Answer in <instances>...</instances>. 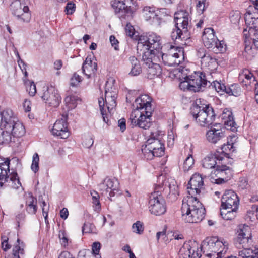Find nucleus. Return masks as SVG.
<instances>
[{
    "label": "nucleus",
    "instance_id": "1",
    "mask_svg": "<svg viewBox=\"0 0 258 258\" xmlns=\"http://www.w3.org/2000/svg\"><path fill=\"white\" fill-rule=\"evenodd\" d=\"M182 216L187 223L201 222L205 217L206 210L196 197L187 196L184 199L181 208Z\"/></svg>",
    "mask_w": 258,
    "mask_h": 258
},
{
    "label": "nucleus",
    "instance_id": "2",
    "mask_svg": "<svg viewBox=\"0 0 258 258\" xmlns=\"http://www.w3.org/2000/svg\"><path fill=\"white\" fill-rule=\"evenodd\" d=\"M237 236L234 240L237 247L242 246L238 251V257L229 256L227 258H258V251L255 252L250 248L252 244L250 228L245 225H240L237 230Z\"/></svg>",
    "mask_w": 258,
    "mask_h": 258
},
{
    "label": "nucleus",
    "instance_id": "3",
    "mask_svg": "<svg viewBox=\"0 0 258 258\" xmlns=\"http://www.w3.org/2000/svg\"><path fill=\"white\" fill-rule=\"evenodd\" d=\"M189 16L187 12L180 11L174 14L175 28L171 33V38L175 42L180 43V41L186 40L190 38Z\"/></svg>",
    "mask_w": 258,
    "mask_h": 258
},
{
    "label": "nucleus",
    "instance_id": "4",
    "mask_svg": "<svg viewBox=\"0 0 258 258\" xmlns=\"http://www.w3.org/2000/svg\"><path fill=\"white\" fill-rule=\"evenodd\" d=\"M228 243L217 237H207L202 243L201 250L209 258H221L228 250Z\"/></svg>",
    "mask_w": 258,
    "mask_h": 258
},
{
    "label": "nucleus",
    "instance_id": "5",
    "mask_svg": "<svg viewBox=\"0 0 258 258\" xmlns=\"http://www.w3.org/2000/svg\"><path fill=\"white\" fill-rule=\"evenodd\" d=\"M208 80L205 74L195 72L191 75L184 78L179 84V88L184 91L187 90L194 92L203 91L207 85Z\"/></svg>",
    "mask_w": 258,
    "mask_h": 258
},
{
    "label": "nucleus",
    "instance_id": "6",
    "mask_svg": "<svg viewBox=\"0 0 258 258\" xmlns=\"http://www.w3.org/2000/svg\"><path fill=\"white\" fill-rule=\"evenodd\" d=\"M190 113L197 122L203 126L213 124L216 117L214 109L210 105H194L190 108Z\"/></svg>",
    "mask_w": 258,
    "mask_h": 258
},
{
    "label": "nucleus",
    "instance_id": "7",
    "mask_svg": "<svg viewBox=\"0 0 258 258\" xmlns=\"http://www.w3.org/2000/svg\"><path fill=\"white\" fill-rule=\"evenodd\" d=\"M161 38L156 34L152 33L146 37V39L140 38L137 44V50L142 54L144 52L151 51L152 54L159 56L161 48ZM139 53V52H138Z\"/></svg>",
    "mask_w": 258,
    "mask_h": 258
},
{
    "label": "nucleus",
    "instance_id": "8",
    "mask_svg": "<svg viewBox=\"0 0 258 258\" xmlns=\"http://www.w3.org/2000/svg\"><path fill=\"white\" fill-rule=\"evenodd\" d=\"M162 190V186L159 185L156 186L149 198V211L156 216L161 215L166 211L165 201L161 194Z\"/></svg>",
    "mask_w": 258,
    "mask_h": 258
},
{
    "label": "nucleus",
    "instance_id": "9",
    "mask_svg": "<svg viewBox=\"0 0 258 258\" xmlns=\"http://www.w3.org/2000/svg\"><path fill=\"white\" fill-rule=\"evenodd\" d=\"M202 40L204 46L207 48H212L216 53L225 51L226 45L223 41H219L215 35L212 28H207L204 30Z\"/></svg>",
    "mask_w": 258,
    "mask_h": 258
},
{
    "label": "nucleus",
    "instance_id": "10",
    "mask_svg": "<svg viewBox=\"0 0 258 258\" xmlns=\"http://www.w3.org/2000/svg\"><path fill=\"white\" fill-rule=\"evenodd\" d=\"M161 57L163 63L168 66H177L184 59L182 48L171 45L167 53L159 54V61Z\"/></svg>",
    "mask_w": 258,
    "mask_h": 258
},
{
    "label": "nucleus",
    "instance_id": "11",
    "mask_svg": "<svg viewBox=\"0 0 258 258\" xmlns=\"http://www.w3.org/2000/svg\"><path fill=\"white\" fill-rule=\"evenodd\" d=\"M142 60L146 66L148 78L153 79L155 76L161 74L162 69L157 63L159 61V56L152 54L151 51L144 52L142 55Z\"/></svg>",
    "mask_w": 258,
    "mask_h": 258
},
{
    "label": "nucleus",
    "instance_id": "12",
    "mask_svg": "<svg viewBox=\"0 0 258 258\" xmlns=\"http://www.w3.org/2000/svg\"><path fill=\"white\" fill-rule=\"evenodd\" d=\"M11 10L18 20L26 23L30 21L31 15L29 7L22 4L20 0H16L11 4Z\"/></svg>",
    "mask_w": 258,
    "mask_h": 258
},
{
    "label": "nucleus",
    "instance_id": "13",
    "mask_svg": "<svg viewBox=\"0 0 258 258\" xmlns=\"http://www.w3.org/2000/svg\"><path fill=\"white\" fill-rule=\"evenodd\" d=\"M162 134V132L160 131L152 132L150 135V138L146 141L149 149L153 152L156 157H161L164 154V143L158 138L161 136Z\"/></svg>",
    "mask_w": 258,
    "mask_h": 258
},
{
    "label": "nucleus",
    "instance_id": "14",
    "mask_svg": "<svg viewBox=\"0 0 258 258\" xmlns=\"http://www.w3.org/2000/svg\"><path fill=\"white\" fill-rule=\"evenodd\" d=\"M42 99L49 106L57 107L61 102V97L58 90L52 85L43 88Z\"/></svg>",
    "mask_w": 258,
    "mask_h": 258
},
{
    "label": "nucleus",
    "instance_id": "15",
    "mask_svg": "<svg viewBox=\"0 0 258 258\" xmlns=\"http://www.w3.org/2000/svg\"><path fill=\"white\" fill-rule=\"evenodd\" d=\"M227 161L221 162L220 164L216 166V169L212 171V174H214L217 179H215V183L220 184L228 180L232 176L231 169L226 165Z\"/></svg>",
    "mask_w": 258,
    "mask_h": 258
},
{
    "label": "nucleus",
    "instance_id": "16",
    "mask_svg": "<svg viewBox=\"0 0 258 258\" xmlns=\"http://www.w3.org/2000/svg\"><path fill=\"white\" fill-rule=\"evenodd\" d=\"M133 5V0H114L111 2L112 7L115 13H121L122 16L131 15L136 11V8Z\"/></svg>",
    "mask_w": 258,
    "mask_h": 258
},
{
    "label": "nucleus",
    "instance_id": "17",
    "mask_svg": "<svg viewBox=\"0 0 258 258\" xmlns=\"http://www.w3.org/2000/svg\"><path fill=\"white\" fill-rule=\"evenodd\" d=\"M239 204L238 197L232 190L225 191L221 199V207L224 210L237 209Z\"/></svg>",
    "mask_w": 258,
    "mask_h": 258
},
{
    "label": "nucleus",
    "instance_id": "18",
    "mask_svg": "<svg viewBox=\"0 0 258 258\" xmlns=\"http://www.w3.org/2000/svg\"><path fill=\"white\" fill-rule=\"evenodd\" d=\"M203 179L200 174L195 173L190 178L187 185L188 194L189 196L195 197L201 192L203 185Z\"/></svg>",
    "mask_w": 258,
    "mask_h": 258
},
{
    "label": "nucleus",
    "instance_id": "19",
    "mask_svg": "<svg viewBox=\"0 0 258 258\" xmlns=\"http://www.w3.org/2000/svg\"><path fill=\"white\" fill-rule=\"evenodd\" d=\"M12 110L7 109L0 112V127L5 130H11L12 126L17 121Z\"/></svg>",
    "mask_w": 258,
    "mask_h": 258
},
{
    "label": "nucleus",
    "instance_id": "20",
    "mask_svg": "<svg viewBox=\"0 0 258 258\" xmlns=\"http://www.w3.org/2000/svg\"><path fill=\"white\" fill-rule=\"evenodd\" d=\"M53 135L60 137L61 139H67L70 133L68 128L67 118L63 117L57 120L51 131Z\"/></svg>",
    "mask_w": 258,
    "mask_h": 258
},
{
    "label": "nucleus",
    "instance_id": "21",
    "mask_svg": "<svg viewBox=\"0 0 258 258\" xmlns=\"http://www.w3.org/2000/svg\"><path fill=\"white\" fill-rule=\"evenodd\" d=\"M151 102L152 98L148 95L143 94L135 99L133 106L138 110L150 113L153 112Z\"/></svg>",
    "mask_w": 258,
    "mask_h": 258
},
{
    "label": "nucleus",
    "instance_id": "22",
    "mask_svg": "<svg viewBox=\"0 0 258 258\" xmlns=\"http://www.w3.org/2000/svg\"><path fill=\"white\" fill-rule=\"evenodd\" d=\"M211 125L210 129L207 132L206 138L209 142L216 144L225 137L224 132L220 124L214 123Z\"/></svg>",
    "mask_w": 258,
    "mask_h": 258
},
{
    "label": "nucleus",
    "instance_id": "23",
    "mask_svg": "<svg viewBox=\"0 0 258 258\" xmlns=\"http://www.w3.org/2000/svg\"><path fill=\"white\" fill-rule=\"evenodd\" d=\"M227 158L225 159L223 156L220 155L219 152H216L214 154H210L206 156L202 160V166L206 169L216 168V166L225 161Z\"/></svg>",
    "mask_w": 258,
    "mask_h": 258
},
{
    "label": "nucleus",
    "instance_id": "24",
    "mask_svg": "<svg viewBox=\"0 0 258 258\" xmlns=\"http://www.w3.org/2000/svg\"><path fill=\"white\" fill-rule=\"evenodd\" d=\"M100 248V242H95L92 245V251L86 249L81 250L79 252L78 258H95L96 255H99Z\"/></svg>",
    "mask_w": 258,
    "mask_h": 258
},
{
    "label": "nucleus",
    "instance_id": "25",
    "mask_svg": "<svg viewBox=\"0 0 258 258\" xmlns=\"http://www.w3.org/2000/svg\"><path fill=\"white\" fill-rule=\"evenodd\" d=\"M82 72L90 78L92 75L96 73L97 70V64L96 62H93L90 58L87 57L84 62L82 67Z\"/></svg>",
    "mask_w": 258,
    "mask_h": 258
},
{
    "label": "nucleus",
    "instance_id": "26",
    "mask_svg": "<svg viewBox=\"0 0 258 258\" xmlns=\"http://www.w3.org/2000/svg\"><path fill=\"white\" fill-rule=\"evenodd\" d=\"M99 186L101 190H105L107 192L109 191V190H118L119 183L115 178L110 179L106 178L99 185Z\"/></svg>",
    "mask_w": 258,
    "mask_h": 258
},
{
    "label": "nucleus",
    "instance_id": "27",
    "mask_svg": "<svg viewBox=\"0 0 258 258\" xmlns=\"http://www.w3.org/2000/svg\"><path fill=\"white\" fill-rule=\"evenodd\" d=\"M202 60H201V65L203 68H207L210 70H213L218 67L217 60L214 55L209 53L207 55L203 57Z\"/></svg>",
    "mask_w": 258,
    "mask_h": 258
},
{
    "label": "nucleus",
    "instance_id": "28",
    "mask_svg": "<svg viewBox=\"0 0 258 258\" xmlns=\"http://www.w3.org/2000/svg\"><path fill=\"white\" fill-rule=\"evenodd\" d=\"M179 258H200L196 249L188 244H184L179 251Z\"/></svg>",
    "mask_w": 258,
    "mask_h": 258
},
{
    "label": "nucleus",
    "instance_id": "29",
    "mask_svg": "<svg viewBox=\"0 0 258 258\" xmlns=\"http://www.w3.org/2000/svg\"><path fill=\"white\" fill-rule=\"evenodd\" d=\"M152 114V112L148 113V112L141 111L137 126L143 129L149 128L151 123L150 117Z\"/></svg>",
    "mask_w": 258,
    "mask_h": 258
},
{
    "label": "nucleus",
    "instance_id": "30",
    "mask_svg": "<svg viewBox=\"0 0 258 258\" xmlns=\"http://www.w3.org/2000/svg\"><path fill=\"white\" fill-rule=\"evenodd\" d=\"M239 80L241 81L243 85L246 86H250L252 83L256 82L255 78L253 74L247 70H243L239 74Z\"/></svg>",
    "mask_w": 258,
    "mask_h": 258
},
{
    "label": "nucleus",
    "instance_id": "31",
    "mask_svg": "<svg viewBox=\"0 0 258 258\" xmlns=\"http://www.w3.org/2000/svg\"><path fill=\"white\" fill-rule=\"evenodd\" d=\"M12 137L19 138L25 134V130L23 124L19 121L18 119L11 127L10 131Z\"/></svg>",
    "mask_w": 258,
    "mask_h": 258
},
{
    "label": "nucleus",
    "instance_id": "32",
    "mask_svg": "<svg viewBox=\"0 0 258 258\" xmlns=\"http://www.w3.org/2000/svg\"><path fill=\"white\" fill-rule=\"evenodd\" d=\"M143 16L146 21H154L158 19L155 12V8L146 6L143 10Z\"/></svg>",
    "mask_w": 258,
    "mask_h": 258
},
{
    "label": "nucleus",
    "instance_id": "33",
    "mask_svg": "<svg viewBox=\"0 0 258 258\" xmlns=\"http://www.w3.org/2000/svg\"><path fill=\"white\" fill-rule=\"evenodd\" d=\"M106 107L110 113L116 106V92H113L110 95L105 94Z\"/></svg>",
    "mask_w": 258,
    "mask_h": 258
},
{
    "label": "nucleus",
    "instance_id": "34",
    "mask_svg": "<svg viewBox=\"0 0 258 258\" xmlns=\"http://www.w3.org/2000/svg\"><path fill=\"white\" fill-rule=\"evenodd\" d=\"M130 61L132 66L130 74L133 76H137L140 74L142 69L139 60L135 56H131Z\"/></svg>",
    "mask_w": 258,
    "mask_h": 258
},
{
    "label": "nucleus",
    "instance_id": "35",
    "mask_svg": "<svg viewBox=\"0 0 258 258\" xmlns=\"http://www.w3.org/2000/svg\"><path fill=\"white\" fill-rule=\"evenodd\" d=\"M221 151H219L220 155L223 156L225 159L227 158L225 161L229 160V153L228 151L233 152L235 151V147H234V143L228 141L226 144L223 145L220 149ZM218 152V151H217Z\"/></svg>",
    "mask_w": 258,
    "mask_h": 258
},
{
    "label": "nucleus",
    "instance_id": "36",
    "mask_svg": "<svg viewBox=\"0 0 258 258\" xmlns=\"http://www.w3.org/2000/svg\"><path fill=\"white\" fill-rule=\"evenodd\" d=\"M17 244L13 248L12 255L14 258H20V255H23L25 253L24 243L23 242H20L19 238L17 240Z\"/></svg>",
    "mask_w": 258,
    "mask_h": 258
},
{
    "label": "nucleus",
    "instance_id": "37",
    "mask_svg": "<svg viewBox=\"0 0 258 258\" xmlns=\"http://www.w3.org/2000/svg\"><path fill=\"white\" fill-rule=\"evenodd\" d=\"M10 131L0 127V145L8 144L12 141V137Z\"/></svg>",
    "mask_w": 258,
    "mask_h": 258
},
{
    "label": "nucleus",
    "instance_id": "38",
    "mask_svg": "<svg viewBox=\"0 0 258 258\" xmlns=\"http://www.w3.org/2000/svg\"><path fill=\"white\" fill-rule=\"evenodd\" d=\"M253 15L247 13L245 14V23L247 26L249 27V29L251 28L256 29V25L258 23V20L254 17Z\"/></svg>",
    "mask_w": 258,
    "mask_h": 258
},
{
    "label": "nucleus",
    "instance_id": "39",
    "mask_svg": "<svg viewBox=\"0 0 258 258\" xmlns=\"http://www.w3.org/2000/svg\"><path fill=\"white\" fill-rule=\"evenodd\" d=\"M8 185L12 187L14 189H18L21 186L17 173H13L10 177H9V181L7 182Z\"/></svg>",
    "mask_w": 258,
    "mask_h": 258
},
{
    "label": "nucleus",
    "instance_id": "40",
    "mask_svg": "<svg viewBox=\"0 0 258 258\" xmlns=\"http://www.w3.org/2000/svg\"><path fill=\"white\" fill-rule=\"evenodd\" d=\"M230 210H221V215L222 218L226 220H231L234 219L236 216L237 210L234 209H230Z\"/></svg>",
    "mask_w": 258,
    "mask_h": 258
},
{
    "label": "nucleus",
    "instance_id": "41",
    "mask_svg": "<svg viewBox=\"0 0 258 258\" xmlns=\"http://www.w3.org/2000/svg\"><path fill=\"white\" fill-rule=\"evenodd\" d=\"M115 80L112 78H109L107 79L105 86V94H109L116 92V88L114 85Z\"/></svg>",
    "mask_w": 258,
    "mask_h": 258
},
{
    "label": "nucleus",
    "instance_id": "42",
    "mask_svg": "<svg viewBox=\"0 0 258 258\" xmlns=\"http://www.w3.org/2000/svg\"><path fill=\"white\" fill-rule=\"evenodd\" d=\"M79 98L74 95L67 96L64 99L66 106L69 109L74 108L77 106V101Z\"/></svg>",
    "mask_w": 258,
    "mask_h": 258
},
{
    "label": "nucleus",
    "instance_id": "43",
    "mask_svg": "<svg viewBox=\"0 0 258 258\" xmlns=\"http://www.w3.org/2000/svg\"><path fill=\"white\" fill-rule=\"evenodd\" d=\"M141 111L137 109H134L130 114L128 122L132 127L137 126V122H138V117L140 116Z\"/></svg>",
    "mask_w": 258,
    "mask_h": 258
},
{
    "label": "nucleus",
    "instance_id": "44",
    "mask_svg": "<svg viewBox=\"0 0 258 258\" xmlns=\"http://www.w3.org/2000/svg\"><path fill=\"white\" fill-rule=\"evenodd\" d=\"M141 151L144 158L147 160H151L154 157H156L153 152L149 149V146H148L147 143L142 146Z\"/></svg>",
    "mask_w": 258,
    "mask_h": 258
},
{
    "label": "nucleus",
    "instance_id": "45",
    "mask_svg": "<svg viewBox=\"0 0 258 258\" xmlns=\"http://www.w3.org/2000/svg\"><path fill=\"white\" fill-rule=\"evenodd\" d=\"M207 85H208L209 87L211 86L212 88H214L217 92H221V94L223 93V89H225V85L217 81H213L212 83L208 81Z\"/></svg>",
    "mask_w": 258,
    "mask_h": 258
},
{
    "label": "nucleus",
    "instance_id": "46",
    "mask_svg": "<svg viewBox=\"0 0 258 258\" xmlns=\"http://www.w3.org/2000/svg\"><path fill=\"white\" fill-rule=\"evenodd\" d=\"M224 124L226 127H229V130L234 131L236 129V123L234 121V118L232 112H229L228 114L227 119L224 121Z\"/></svg>",
    "mask_w": 258,
    "mask_h": 258
},
{
    "label": "nucleus",
    "instance_id": "47",
    "mask_svg": "<svg viewBox=\"0 0 258 258\" xmlns=\"http://www.w3.org/2000/svg\"><path fill=\"white\" fill-rule=\"evenodd\" d=\"M24 82L26 85L27 91L28 92L29 95L32 96H34L36 92V86L34 82L30 81V80L25 81V79H24Z\"/></svg>",
    "mask_w": 258,
    "mask_h": 258
},
{
    "label": "nucleus",
    "instance_id": "48",
    "mask_svg": "<svg viewBox=\"0 0 258 258\" xmlns=\"http://www.w3.org/2000/svg\"><path fill=\"white\" fill-rule=\"evenodd\" d=\"M10 170H6L4 169V167H2V169L0 168V186L2 187L4 183L8 182L9 181V176L8 173L9 172Z\"/></svg>",
    "mask_w": 258,
    "mask_h": 258
},
{
    "label": "nucleus",
    "instance_id": "49",
    "mask_svg": "<svg viewBox=\"0 0 258 258\" xmlns=\"http://www.w3.org/2000/svg\"><path fill=\"white\" fill-rule=\"evenodd\" d=\"M105 102V100L104 101V99L103 98H101L98 100V103L100 107V110L101 112V114L102 116L103 121L106 123H108L109 120L107 118V114L106 113H105V106L104 104Z\"/></svg>",
    "mask_w": 258,
    "mask_h": 258
},
{
    "label": "nucleus",
    "instance_id": "50",
    "mask_svg": "<svg viewBox=\"0 0 258 258\" xmlns=\"http://www.w3.org/2000/svg\"><path fill=\"white\" fill-rule=\"evenodd\" d=\"M132 229L133 232L138 234H142L144 230V226L143 222L140 221H137L133 224Z\"/></svg>",
    "mask_w": 258,
    "mask_h": 258
},
{
    "label": "nucleus",
    "instance_id": "51",
    "mask_svg": "<svg viewBox=\"0 0 258 258\" xmlns=\"http://www.w3.org/2000/svg\"><path fill=\"white\" fill-rule=\"evenodd\" d=\"M228 90V95L238 96L240 95L241 93V89L239 85L236 84H233L229 86Z\"/></svg>",
    "mask_w": 258,
    "mask_h": 258
},
{
    "label": "nucleus",
    "instance_id": "52",
    "mask_svg": "<svg viewBox=\"0 0 258 258\" xmlns=\"http://www.w3.org/2000/svg\"><path fill=\"white\" fill-rule=\"evenodd\" d=\"M39 157L38 154L35 153L33 156L32 163L31 166V170L36 173L39 170Z\"/></svg>",
    "mask_w": 258,
    "mask_h": 258
},
{
    "label": "nucleus",
    "instance_id": "53",
    "mask_svg": "<svg viewBox=\"0 0 258 258\" xmlns=\"http://www.w3.org/2000/svg\"><path fill=\"white\" fill-rule=\"evenodd\" d=\"M248 33L253 40L254 45L258 48V28H251L248 30Z\"/></svg>",
    "mask_w": 258,
    "mask_h": 258
},
{
    "label": "nucleus",
    "instance_id": "54",
    "mask_svg": "<svg viewBox=\"0 0 258 258\" xmlns=\"http://www.w3.org/2000/svg\"><path fill=\"white\" fill-rule=\"evenodd\" d=\"M194 164V159L191 155L188 156L183 163V169L185 171H188Z\"/></svg>",
    "mask_w": 258,
    "mask_h": 258
},
{
    "label": "nucleus",
    "instance_id": "55",
    "mask_svg": "<svg viewBox=\"0 0 258 258\" xmlns=\"http://www.w3.org/2000/svg\"><path fill=\"white\" fill-rule=\"evenodd\" d=\"M58 236L61 245L66 247L68 244V239L66 233L63 231H60Z\"/></svg>",
    "mask_w": 258,
    "mask_h": 258
},
{
    "label": "nucleus",
    "instance_id": "56",
    "mask_svg": "<svg viewBox=\"0 0 258 258\" xmlns=\"http://www.w3.org/2000/svg\"><path fill=\"white\" fill-rule=\"evenodd\" d=\"M81 81V77L75 73L71 79L70 85L72 87H76Z\"/></svg>",
    "mask_w": 258,
    "mask_h": 258
},
{
    "label": "nucleus",
    "instance_id": "57",
    "mask_svg": "<svg viewBox=\"0 0 258 258\" xmlns=\"http://www.w3.org/2000/svg\"><path fill=\"white\" fill-rule=\"evenodd\" d=\"M207 0H200L199 1L198 4H197V9L199 13H203L205 11L206 7L208 5H206V2Z\"/></svg>",
    "mask_w": 258,
    "mask_h": 258
},
{
    "label": "nucleus",
    "instance_id": "58",
    "mask_svg": "<svg viewBox=\"0 0 258 258\" xmlns=\"http://www.w3.org/2000/svg\"><path fill=\"white\" fill-rule=\"evenodd\" d=\"M75 4L74 3L70 2L67 4L65 7V11L67 15L72 14L75 11Z\"/></svg>",
    "mask_w": 258,
    "mask_h": 258
},
{
    "label": "nucleus",
    "instance_id": "59",
    "mask_svg": "<svg viewBox=\"0 0 258 258\" xmlns=\"http://www.w3.org/2000/svg\"><path fill=\"white\" fill-rule=\"evenodd\" d=\"M2 247L3 249L6 251L11 248V245L8 244V241L9 238L5 235L2 236Z\"/></svg>",
    "mask_w": 258,
    "mask_h": 258
},
{
    "label": "nucleus",
    "instance_id": "60",
    "mask_svg": "<svg viewBox=\"0 0 258 258\" xmlns=\"http://www.w3.org/2000/svg\"><path fill=\"white\" fill-rule=\"evenodd\" d=\"M91 195L92 196L93 203L95 205L96 208H100V202L99 200V195L97 192L94 191L93 193L91 192Z\"/></svg>",
    "mask_w": 258,
    "mask_h": 258
},
{
    "label": "nucleus",
    "instance_id": "61",
    "mask_svg": "<svg viewBox=\"0 0 258 258\" xmlns=\"http://www.w3.org/2000/svg\"><path fill=\"white\" fill-rule=\"evenodd\" d=\"M25 217H26V215L24 212H22L16 215V220L17 221L18 226H20V224L21 222H23L24 221V220L25 219Z\"/></svg>",
    "mask_w": 258,
    "mask_h": 258
},
{
    "label": "nucleus",
    "instance_id": "62",
    "mask_svg": "<svg viewBox=\"0 0 258 258\" xmlns=\"http://www.w3.org/2000/svg\"><path fill=\"white\" fill-rule=\"evenodd\" d=\"M109 39H110V42L112 46L113 47H114V48L115 50H118V41L116 39L115 37L113 35H111V36H110Z\"/></svg>",
    "mask_w": 258,
    "mask_h": 258
},
{
    "label": "nucleus",
    "instance_id": "63",
    "mask_svg": "<svg viewBox=\"0 0 258 258\" xmlns=\"http://www.w3.org/2000/svg\"><path fill=\"white\" fill-rule=\"evenodd\" d=\"M37 205H27V211L29 214H35L37 212Z\"/></svg>",
    "mask_w": 258,
    "mask_h": 258
},
{
    "label": "nucleus",
    "instance_id": "64",
    "mask_svg": "<svg viewBox=\"0 0 258 258\" xmlns=\"http://www.w3.org/2000/svg\"><path fill=\"white\" fill-rule=\"evenodd\" d=\"M118 126L120 127L122 132H124L126 129V121L124 118H121L118 121Z\"/></svg>",
    "mask_w": 258,
    "mask_h": 258
}]
</instances>
